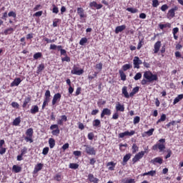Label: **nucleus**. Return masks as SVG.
Masks as SVG:
<instances>
[{
    "instance_id": "a878e982",
    "label": "nucleus",
    "mask_w": 183,
    "mask_h": 183,
    "mask_svg": "<svg viewBox=\"0 0 183 183\" xmlns=\"http://www.w3.org/2000/svg\"><path fill=\"white\" fill-rule=\"evenodd\" d=\"M49 144L50 148H54V147H55V139H54L53 138H50L49 140Z\"/></svg>"
},
{
    "instance_id": "6e6552de",
    "label": "nucleus",
    "mask_w": 183,
    "mask_h": 183,
    "mask_svg": "<svg viewBox=\"0 0 183 183\" xmlns=\"http://www.w3.org/2000/svg\"><path fill=\"white\" fill-rule=\"evenodd\" d=\"M104 115H107V116L111 115V109H109L108 108L104 109L101 114V118H104Z\"/></svg>"
},
{
    "instance_id": "5701e85b",
    "label": "nucleus",
    "mask_w": 183,
    "mask_h": 183,
    "mask_svg": "<svg viewBox=\"0 0 183 183\" xmlns=\"http://www.w3.org/2000/svg\"><path fill=\"white\" fill-rule=\"evenodd\" d=\"M26 135L27 137H32L34 135V129L32 128H29L26 132Z\"/></svg>"
},
{
    "instance_id": "603ef678",
    "label": "nucleus",
    "mask_w": 183,
    "mask_h": 183,
    "mask_svg": "<svg viewBox=\"0 0 183 183\" xmlns=\"http://www.w3.org/2000/svg\"><path fill=\"white\" fill-rule=\"evenodd\" d=\"M59 129H56L51 132L52 135H59Z\"/></svg>"
},
{
    "instance_id": "0e129e2a",
    "label": "nucleus",
    "mask_w": 183,
    "mask_h": 183,
    "mask_svg": "<svg viewBox=\"0 0 183 183\" xmlns=\"http://www.w3.org/2000/svg\"><path fill=\"white\" fill-rule=\"evenodd\" d=\"M148 172H149V175H150V177H154L157 174V171H155V170H152Z\"/></svg>"
},
{
    "instance_id": "bf43d9fd",
    "label": "nucleus",
    "mask_w": 183,
    "mask_h": 183,
    "mask_svg": "<svg viewBox=\"0 0 183 183\" xmlns=\"http://www.w3.org/2000/svg\"><path fill=\"white\" fill-rule=\"evenodd\" d=\"M44 41H46L47 44H52V42H55V39L51 40L48 38H44Z\"/></svg>"
},
{
    "instance_id": "39448f33",
    "label": "nucleus",
    "mask_w": 183,
    "mask_h": 183,
    "mask_svg": "<svg viewBox=\"0 0 183 183\" xmlns=\"http://www.w3.org/2000/svg\"><path fill=\"white\" fill-rule=\"evenodd\" d=\"M134 68H137V69H139V65L142 64V60L139 59V57L135 56L134 60Z\"/></svg>"
},
{
    "instance_id": "7ed1b4c3",
    "label": "nucleus",
    "mask_w": 183,
    "mask_h": 183,
    "mask_svg": "<svg viewBox=\"0 0 183 183\" xmlns=\"http://www.w3.org/2000/svg\"><path fill=\"white\" fill-rule=\"evenodd\" d=\"M84 147H86L85 151L89 155H95L97 154L95 148L86 144H85Z\"/></svg>"
},
{
    "instance_id": "79ce46f5",
    "label": "nucleus",
    "mask_w": 183,
    "mask_h": 183,
    "mask_svg": "<svg viewBox=\"0 0 183 183\" xmlns=\"http://www.w3.org/2000/svg\"><path fill=\"white\" fill-rule=\"evenodd\" d=\"M158 5H159V1H158V0H153L152 1V6L154 8H157L158 6Z\"/></svg>"
},
{
    "instance_id": "f03ea898",
    "label": "nucleus",
    "mask_w": 183,
    "mask_h": 183,
    "mask_svg": "<svg viewBox=\"0 0 183 183\" xmlns=\"http://www.w3.org/2000/svg\"><path fill=\"white\" fill-rule=\"evenodd\" d=\"M159 143H157V144H154L152 147L153 151H157V149H159L160 152L164 151L165 149V139H160L159 140Z\"/></svg>"
},
{
    "instance_id": "de8ad7c7",
    "label": "nucleus",
    "mask_w": 183,
    "mask_h": 183,
    "mask_svg": "<svg viewBox=\"0 0 183 183\" xmlns=\"http://www.w3.org/2000/svg\"><path fill=\"white\" fill-rule=\"evenodd\" d=\"M132 149H133V154H135V152H137L139 149L138 146H137L135 144H133L132 146Z\"/></svg>"
},
{
    "instance_id": "b1692460",
    "label": "nucleus",
    "mask_w": 183,
    "mask_h": 183,
    "mask_svg": "<svg viewBox=\"0 0 183 183\" xmlns=\"http://www.w3.org/2000/svg\"><path fill=\"white\" fill-rule=\"evenodd\" d=\"M139 91V86H136L132 89V92L130 93V97H133L135 95V94L138 93V92Z\"/></svg>"
},
{
    "instance_id": "e2e57ef3",
    "label": "nucleus",
    "mask_w": 183,
    "mask_h": 183,
    "mask_svg": "<svg viewBox=\"0 0 183 183\" xmlns=\"http://www.w3.org/2000/svg\"><path fill=\"white\" fill-rule=\"evenodd\" d=\"M8 16H13V18H16V14H15V12H14V11H10L8 14Z\"/></svg>"
},
{
    "instance_id": "6e6d98bb",
    "label": "nucleus",
    "mask_w": 183,
    "mask_h": 183,
    "mask_svg": "<svg viewBox=\"0 0 183 183\" xmlns=\"http://www.w3.org/2000/svg\"><path fill=\"white\" fill-rule=\"evenodd\" d=\"M53 9H52V12L54 14H58V12H59V10L58 9V7H56L55 5H53Z\"/></svg>"
},
{
    "instance_id": "0eeeda50",
    "label": "nucleus",
    "mask_w": 183,
    "mask_h": 183,
    "mask_svg": "<svg viewBox=\"0 0 183 183\" xmlns=\"http://www.w3.org/2000/svg\"><path fill=\"white\" fill-rule=\"evenodd\" d=\"M21 82H22L21 78H16L11 83L10 86H18V85H19Z\"/></svg>"
},
{
    "instance_id": "49530a36",
    "label": "nucleus",
    "mask_w": 183,
    "mask_h": 183,
    "mask_svg": "<svg viewBox=\"0 0 183 183\" xmlns=\"http://www.w3.org/2000/svg\"><path fill=\"white\" fill-rule=\"evenodd\" d=\"M41 56H42V54H41V53H39V52L36 53V54H34V59H38L39 58H41Z\"/></svg>"
},
{
    "instance_id": "4d7b16f0",
    "label": "nucleus",
    "mask_w": 183,
    "mask_h": 183,
    "mask_svg": "<svg viewBox=\"0 0 183 183\" xmlns=\"http://www.w3.org/2000/svg\"><path fill=\"white\" fill-rule=\"evenodd\" d=\"M141 84H142V85H147V84H150V83H149V81H148V79H144L142 80Z\"/></svg>"
},
{
    "instance_id": "393cba45",
    "label": "nucleus",
    "mask_w": 183,
    "mask_h": 183,
    "mask_svg": "<svg viewBox=\"0 0 183 183\" xmlns=\"http://www.w3.org/2000/svg\"><path fill=\"white\" fill-rule=\"evenodd\" d=\"M21 124V117L16 118L13 122V125H15V127H18Z\"/></svg>"
},
{
    "instance_id": "f8f14e48",
    "label": "nucleus",
    "mask_w": 183,
    "mask_h": 183,
    "mask_svg": "<svg viewBox=\"0 0 183 183\" xmlns=\"http://www.w3.org/2000/svg\"><path fill=\"white\" fill-rule=\"evenodd\" d=\"M126 28H127V26L125 25L117 26L115 29V34H119V32H122V31H124V29H125Z\"/></svg>"
},
{
    "instance_id": "2f4dec72",
    "label": "nucleus",
    "mask_w": 183,
    "mask_h": 183,
    "mask_svg": "<svg viewBox=\"0 0 183 183\" xmlns=\"http://www.w3.org/2000/svg\"><path fill=\"white\" fill-rule=\"evenodd\" d=\"M45 99L50 101L51 98V92L49 90L46 91L45 92Z\"/></svg>"
},
{
    "instance_id": "f257e3e1",
    "label": "nucleus",
    "mask_w": 183,
    "mask_h": 183,
    "mask_svg": "<svg viewBox=\"0 0 183 183\" xmlns=\"http://www.w3.org/2000/svg\"><path fill=\"white\" fill-rule=\"evenodd\" d=\"M144 78H145V79H147L150 84H152L154 81H158V76L157 74H152V72L151 71L144 72Z\"/></svg>"
},
{
    "instance_id": "69168bd1",
    "label": "nucleus",
    "mask_w": 183,
    "mask_h": 183,
    "mask_svg": "<svg viewBox=\"0 0 183 183\" xmlns=\"http://www.w3.org/2000/svg\"><path fill=\"white\" fill-rule=\"evenodd\" d=\"M59 127H58V124H52L51 127H50V129H59Z\"/></svg>"
},
{
    "instance_id": "dca6fc26",
    "label": "nucleus",
    "mask_w": 183,
    "mask_h": 183,
    "mask_svg": "<svg viewBox=\"0 0 183 183\" xmlns=\"http://www.w3.org/2000/svg\"><path fill=\"white\" fill-rule=\"evenodd\" d=\"M116 164L114 162H109L107 163V167H108V169L109 171H114V168H115Z\"/></svg>"
},
{
    "instance_id": "4468645a",
    "label": "nucleus",
    "mask_w": 183,
    "mask_h": 183,
    "mask_svg": "<svg viewBox=\"0 0 183 183\" xmlns=\"http://www.w3.org/2000/svg\"><path fill=\"white\" fill-rule=\"evenodd\" d=\"M161 48V41H157L154 44V54H158L159 49Z\"/></svg>"
},
{
    "instance_id": "864d4df0",
    "label": "nucleus",
    "mask_w": 183,
    "mask_h": 183,
    "mask_svg": "<svg viewBox=\"0 0 183 183\" xmlns=\"http://www.w3.org/2000/svg\"><path fill=\"white\" fill-rule=\"evenodd\" d=\"M49 101L50 100L44 99V101L43 105H42V109H44L45 108V107H46V105H48V102H49Z\"/></svg>"
},
{
    "instance_id": "6ab92c4d",
    "label": "nucleus",
    "mask_w": 183,
    "mask_h": 183,
    "mask_svg": "<svg viewBox=\"0 0 183 183\" xmlns=\"http://www.w3.org/2000/svg\"><path fill=\"white\" fill-rule=\"evenodd\" d=\"M177 8L172 9L169 11L168 15L170 18H174L175 16V11H177Z\"/></svg>"
},
{
    "instance_id": "aec40b11",
    "label": "nucleus",
    "mask_w": 183,
    "mask_h": 183,
    "mask_svg": "<svg viewBox=\"0 0 183 183\" xmlns=\"http://www.w3.org/2000/svg\"><path fill=\"white\" fill-rule=\"evenodd\" d=\"M77 14H79L80 18H84V16H85V14H84V9L81 7L77 8Z\"/></svg>"
},
{
    "instance_id": "ddd939ff",
    "label": "nucleus",
    "mask_w": 183,
    "mask_h": 183,
    "mask_svg": "<svg viewBox=\"0 0 183 183\" xmlns=\"http://www.w3.org/2000/svg\"><path fill=\"white\" fill-rule=\"evenodd\" d=\"M71 74H73L74 75H82L84 74V70L82 69L78 70L76 68H74L71 71Z\"/></svg>"
},
{
    "instance_id": "423d86ee",
    "label": "nucleus",
    "mask_w": 183,
    "mask_h": 183,
    "mask_svg": "<svg viewBox=\"0 0 183 183\" xmlns=\"http://www.w3.org/2000/svg\"><path fill=\"white\" fill-rule=\"evenodd\" d=\"M61 94H55L52 99V105H55L56 102H59V101H61Z\"/></svg>"
},
{
    "instance_id": "c9c22d12",
    "label": "nucleus",
    "mask_w": 183,
    "mask_h": 183,
    "mask_svg": "<svg viewBox=\"0 0 183 183\" xmlns=\"http://www.w3.org/2000/svg\"><path fill=\"white\" fill-rule=\"evenodd\" d=\"M130 159H131V154H126L123 158V162H128V161H129Z\"/></svg>"
},
{
    "instance_id": "473e14b6",
    "label": "nucleus",
    "mask_w": 183,
    "mask_h": 183,
    "mask_svg": "<svg viewBox=\"0 0 183 183\" xmlns=\"http://www.w3.org/2000/svg\"><path fill=\"white\" fill-rule=\"evenodd\" d=\"M44 69H45V65H44V64H39V66L37 67L38 72H42Z\"/></svg>"
},
{
    "instance_id": "37998d69",
    "label": "nucleus",
    "mask_w": 183,
    "mask_h": 183,
    "mask_svg": "<svg viewBox=\"0 0 183 183\" xmlns=\"http://www.w3.org/2000/svg\"><path fill=\"white\" fill-rule=\"evenodd\" d=\"M48 152H49V147H45L43 149V155H48Z\"/></svg>"
},
{
    "instance_id": "a211bd4d",
    "label": "nucleus",
    "mask_w": 183,
    "mask_h": 183,
    "mask_svg": "<svg viewBox=\"0 0 183 183\" xmlns=\"http://www.w3.org/2000/svg\"><path fill=\"white\" fill-rule=\"evenodd\" d=\"M121 183H135V179L124 178L121 180Z\"/></svg>"
},
{
    "instance_id": "774afa93",
    "label": "nucleus",
    "mask_w": 183,
    "mask_h": 183,
    "mask_svg": "<svg viewBox=\"0 0 183 183\" xmlns=\"http://www.w3.org/2000/svg\"><path fill=\"white\" fill-rule=\"evenodd\" d=\"M26 151H27V149L26 147H24L22 149H21V155H25V154H26Z\"/></svg>"
},
{
    "instance_id": "f704fd0d",
    "label": "nucleus",
    "mask_w": 183,
    "mask_h": 183,
    "mask_svg": "<svg viewBox=\"0 0 183 183\" xmlns=\"http://www.w3.org/2000/svg\"><path fill=\"white\" fill-rule=\"evenodd\" d=\"M86 42H88V39L84 37L82 38L80 41H79V44L80 45H85V44H86Z\"/></svg>"
},
{
    "instance_id": "c03bdc74",
    "label": "nucleus",
    "mask_w": 183,
    "mask_h": 183,
    "mask_svg": "<svg viewBox=\"0 0 183 183\" xmlns=\"http://www.w3.org/2000/svg\"><path fill=\"white\" fill-rule=\"evenodd\" d=\"M25 141L26 142H30V143H32L34 142V140H32V137H29V136H27L24 138Z\"/></svg>"
},
{
    "instance_id": "bb28decb",
    "label": "nucleus",
    "mask_w": 183,
    "mask_h": 183,
    "mask_svg": "<svg viewBox=\"0 0 183 183\" xmlns=\"http://www.w3.org/2000/svg\"><path fill=\"white\" fill-rule=\"evenodd\" d=\"M31 102V97H26L24 99V104H23V108H26V107Z\"/></svg>"
},
{
    "instance_id": "052dcab7",
    "label": "nucleus",
    "mask_w": 183,
    "mask_h": 183,
    "mask_svg": "<svg viewBox=\"0 0 183 183\" xmlns=\"http://www.w3.org/2000/svg\"><path fill=\"white\" fill-rule=\"evenodd\" d=\"M161 9L163 12H165L167 11V9H168V5L164 4V5L162 6Z\"/></svg>"
},
{
    "instance_id": "4c0bfd02",
    "label": "nucleus",
    "mask_w": 183,
    "mask_h": 183,
    "mask_svg": "<svg viewBox=\"0 0 183 183\" xmlns=\"http://www.w3.org/2000/svg\"><path fill=\"white\" fill-rule=\"evenodd\" d=\"M42 167H43L42 164L41 163L38 164L35 167V171H36V172H38V171H41L42 169Z\"/></svg>"
},
{
    "instance_id": "2eb2a0df",
    "label": "nucleus",
    "mask_w": 183,
    "mask_h": 183,
    "mask_svg": "<svg viewBox=\"0 0 183 183\" xmlns=\"http://www.w3.org/2000/svg\"><path fill=\"white\" fill-rule=\"evenodd\" d=\"M91 7L96 8V9H101L102 8V4H97L96 1H92L89 4Z\"/></svg>"
},
{
    "instance_id": "9b49d317",
    "label": "nucleus",
    "mask_w": 183,
    "mask_h": 183,
    "mask_svg": "<svg viewBox=\"0 0 183 183\" xmlns=\"http://www.w3.org/2000/svg\"><path fill=\"white\" fill-rule=\"evenodd\" d=\"M116 110L120 111L121 112H124V111H125V107H124V104H121V103L117 102L116 105Z\"/></svg>"
},
{
    "instance_id": "f3484780",
    "label": "nucleus",
    "mask_w": 183,
    "mask_h": 183,
    "mask_svg": "<svg viewBox=\"0 0 183 183\" xmlns=\"http://www.w3.org/2000/svg\"><path fill=\"white\" fill-rule=\"evenodd\" d=\"M31 114H35L36 112H39V107L37 105L33 106L30 110Z\"/></svg>"
},
{
    "instance_id": "338daca9",
    "label": "nucleus",
    "mask_w": 183,
    "mask_h": 183,
    "mask_svg": "<svg viewBox=\"0 0 183 183\" xmlns=\"http://www.w3.org/2000/svg\"><path fill=\"white\" fill-rule=\"evenodd\" d=\"M88 138L90 139V141H92L94 139V133L91 132L88 134Z\"/></svg>"
},
{
    "instance_id": "412c9836",
    "label": "nucleus",
    "mask_w": 183,
    "mask_h": 183,
    "mask_svg": "<svg viewBox=\"0 0 183 183\" xmlns=\"http://www.w3.org/2000/svg\"><path fill=\"white\" fill-rule=\"evenodd\" d=\"M122 94L125 97V98H129L131 96L129 94H128V91H127V86H124L122 88Z\"/></svg>"
},
{
    "instance_id": "ea45409f",
    "label": "nucleus",
    "mask_w": 183,
    "mask_h": 183,
    "mask_svg": "<svg viewBox=\"0 0 183 183\" xmlns=\"http://www.w3.org/2000/svg\"><path fill=\"white\" fill-rule=\"evenodd\" d=\"M154 129H150L149 131L145 132V134L148 135V137H151L154 134Z\"/></svg>"
},
{
    "instance_id": "20e7f679",
    "label": "nucleus",
    "mask_w": 183,
    "mask_h": 183,
    "mask_svg": "<svg viewBox=\"0 0 183 183\" xmlns=\"http://www.w3.org/2000/svg\"><path fill=\"white\" fill-rule=\"evenodd\" d=\"M144 155H145V152H140L138 154H137L132 159L134 164H135V162H138V161H139L141 158L144 157Z\"/></svg>"
},
{
    "instance_id": "58836bf2",
    "label": "nucleus",
    "mask_w": 183,
    "mask_h": 183,
    "mask_svg": "<svg viewBox=\"0 0 183 183\" xmlns=\"http://www.w3.org/2000/svg\"><path fill=\"white\" fill-rule=\"evenodd\" d=\"M141 78H142V74L139 72L134 76V79L138 81V79H141Z\"/></svg>"
},
{
    "instance_id": "13d9d810",
    "label": "nucleus",
    "mask_w": 183,
    "mask_h": 183,
    "mask_svg": "<svg viewBox=\"0 0 183 183\" xmlns=\"http://www.w3.org/2000/svg\"><path fill=\"white\" fill-rule=\"evenodd\" d=\"M11 107H13V108H19V104H18L17 102H13L11 103Z\"/></svg>"
},
{
    "instance_id": "8fccbe9b",
    "label": "nucleus",
    "mask_w": 183,
    "mask_h": 183,
    "mask_svg": "<svg viewBox=\"0 0 183 183\" xmlns=\"http://www.w3.org/2000/svg\"><path fill=\"white\" fill-rule=\"evenodd\" d=\"M6 152V148L0 147V155H4Z\"/></svg>"
},
{
    "instance_id": "a19ab883",
    "label": "nucleus",
    "mask_w": 183,
    "mask_h": 183,
    "mask_svg": "<svg viewBox=\"0 0 183 183\" xmlns=\"http://www.w3.org/2000/svg\"><path fill=\"white\" fill-rule=\"evenodd\" d=\"M101 125V121L99 119H95L93 123L94 127H99Z\"/></svg>"
},
{
    "instance_id": "7c9ffc66",
    "label": "nucleus",
    "mask_w": 183,
    "mask_h": 183,
    "mask_svg": "<svg viewBox=\"0 0 183 183\" xmlns=\"http://www.w3.org/2000/svg\"><path fill=\"white\" fill-rule=\"evenodd\" d=\"M167 119V115L165 114H162L160 119L157 121V124H159V122H164Z\"/></svg>"
},
{
    "instance_id": "cd10ccee",
    "label": "nucleus",
    "mask_w": 183,
    "mask_h": 183,
    "mask_svg": "<svg viewBox=\"0 0 183 183\" xmlns=\"http://www.w3.org/2000/svg\"><path fill=\"white\" fill-rule=\"evenodd\" d=\"M13 170L14 171V172L18 173V172H21V171L22 170V168H21V167L19 166L14 165Z\"/></svg>"
},
{
    "instance_id": "680f3d73",
    "label": "nucleus",
    "mask_w": 183,
    "mask_h": 183,
    "mask_svg": "<svg viewBox=\"0 0 183 183\" xmlns=\"http://www.w3.org/2000/svg\"><path fill=\"white\" fill-rule=\"evenodd\" d=\"M54 179H56V181H61L62 179V177H61V174H56L54 177Z\"/></svg>"
},
{
    "instance_id": "c85d7f7f",
    "label": "nucleus",
    "mask_w": 183,
    "mask_h": 183,
    "mask_svg": "<svg viewBox=\"0 0 183 183\" xmlns=\"http://www.w3.org/2000/svg\"><path fill=\"white\" fill-rule=\"evenodd\" d=\"M79 167V165L76 163H71L69 164V168H71V169H78Z\"/></svg>"
},
{
    "instance_id": "09e8293b",
    "label": "nucleus",
    "mask_w": 183,
    "mask_h": 183,
    "mask_svg": "<svg viewBox=\"0 0 183 183\" xmlns=\"http://www.w3.org/2000/svg\"><path fill=\"white\" fill-rule=\"evenodd\" d=\"M129 68H131V65L130 64H124L122 66L123 71H128V69H129Z\"/></svg>"
},
{
    "instance_id": "1a4fd4ad",
    "label": "nucleus",
    "mask_w": 183,
    "mask_h": 183,
    "mask_svg": "<svg viewBox=\"0 0 183 183\" xmlns=\"http://www.w3.org/2000/svg\"><path fill=\"white\" fill-rule=\"evenodd\" d=\"M162 162H163L162 158L156 157L154 159H152L150 162L152 164H154V165H155L156 164H162Z\"/></svg>"
},
{
    "instance_id": "9d476101",
    "label": "nucleus",
    "mask_w": 183,
    "mask_h": 183,
    "mask_svg": "<svg viewBox=\"0 0 183 183\" xmlns=\"http://www.w3.org/2000/svg\"><path fill=\"white\" fill-rule=\"evenodd\" d=\"M88 178H89V180L90 181V182L98 183V181H99V179L98 178H96L95 177H94V174H89L88 175Z\"/></svg>"
},
{
    "instance_id": "c756f323",
    "label": "nucleus",
    "mask_w": 183,
    "mask_h": 183,
    "mask_svg": "<svg viewBox=\"0 0 183 183\" xmlns=\"http://www.w3.org/2000/svg\"><path fill=\"white\" fill-rule=\"evenodd\" d=\"M127 11H128V12H131V14H137V12H138L137 9H134L131 7L127 8Z\"/></svg>"
},
{
    "instance_id": "72a5a7b5",
    "label": "nucleus",
    "mask_w": 183,
    "mask_h": 183,
    "mask_svg": "<svg viewBox=\"0 0 183 183\" xmlns=\"http://www.w3.org/2000/svg\"><path fill=\"white\" fill-rule=\"evenodd\" d=\"M97 75H98V72L94 71V73L92 75L89 74L88 78L89 79L92 81V79H94V78H97Z\"/></svg>"
},
{
    "instance_id": "4be33fe9",
    "label": "nucleus",
    "mask_w": 183,
    "mask_h": 183,
    "mask_svg": "<svg viewBox=\"0 0 183 183\" xmlns=\"http://www.w3.org/2000/svg\"><path fill=\"white\" fill-rule=\"evenodd\" d=\"M119 74H120L122 81H127V75L122 70H119Z\"/></svg>"
},
{
    "instance_id": "5fc2aeb1",
    "label": "nucleus",
    "mask_w": 183,
    "mask_h": 183,
    "mask_svg": "<svg viewBox=\"0 0 183 183\" xmlns=\"http://www.w3.org/2000/svg\"><path fill=\"white\" fill-rule=\"evenodd\" d=\"M96 69H99V71L102 70V63H99L96 64Z\"/></svg>"
},
{
    "instance_id": "a18cd8bd",
    "label": "nucleus",
    "mask_w": 183,
    "mask_h": 183,
    "mask_svg": "<svg viewBox=\"0 0 183 183\" xmlns=\"http://www.w3.org/2000/svg\"><path fill=\"white\" fill-rule=\"evenodd\" d=\"M61 61L63 62H64V61H66V62H71V58H69V56H67V55H66L64 58L61 59Z\"/></svg>"
},
{
    "instance_id": "3c124183",
    "label": "nucleus",
    "mask_w": 183,
    "mask_h": 183,
    "mask_svg": "<svg viewBox=\"0 0 183 183\" xmlns=\"http://www.w3.org/2000/svg\"><path fill=\"white\" fill-rule=\"evenodd\" d=\"M135 134V131L132 130L131 132H126L127 137H132Z\"/></svg>"
},
{
    "instance_id": "e433bc0d",
    "label": "nucleus",
    "mask_w": 183,
    "mask_h": 183,
    "mask_svg": "<svg viewBox=\"0 0 183 183\" xmlns=\"http://www.w3.org/2000/svg\"><path fill=\"white\" fill-rule=\"evenodd\" d=\"M139 121H141V118L137 116L134 118L133 122H134V125H137V124H139Z\"/></svg>"
}]
</instances>
